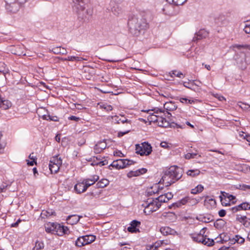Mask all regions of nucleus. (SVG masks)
<instances>
[{"mask_svg": "<svg viewBox=\"0 0 250 250\" xmlns=\"http://www.w3.org/2000/svg\"><path fill=\"white\" fill-rule=\"evenodd\" d=\"M148 24L145 19L140 15H131L128 17L127 27L130 33L138 36L141 32L147 28Z\"/></svg>", "mask_w": 250, "mask_h": 250, "instance_id": "f257e3e1", "label": "nucleus"}, {"mask_svg": "<svg viewBox=\"0 0 250 250\" xmlns=\"http://www.w3.org/2000/svg\"><path fill=\"white\" fill-rule=\"evenodd\" d=\"M182 176V169L177 166H171L165 171L161 180L166 187L171 185Z\"/></svg>", "mask_w": 250, "mask_h": 250, "instance_id": "f03ea898", "label": "nucleus"}, {"mask_svg": "<svg viewBox=\"0 0 250 250\" xmlns=\"http://www.w3.org/2000/svg\"><path fill=\"white\" fill-rule=\"evenodd\" d=\"M142 111L146 112L149 114L148 117V120L151 122H156L158 125L163 127H167L170 124L165 118L161 115L164 113V110L162 108L155 107L152 109L147 110H143Z\"/></svg>", "mask_w": 250, "mask_h": 250, "instance_id": "7ed1b4c3", "label": "nucleus"}, {"mask_svg": "<svg viewBox=\"0 0 250 250\" xmlns=\"http://www.w3.org/2000/svg\"><path fill=\"white\" fill-rule=\"evenodd\" d=\"M230 48L235 52L234 58L238 66L241 69H245L248 64L245 52L247 50L246 47L243 45L235 44L231 45Z\"/></svg>", "mask_w": 250, "mask_h": 250, "instance_id": "20e7f679", "label": "nucleus"}, {"mask_svg": "<svg viewBox=\"0 0 250 250\" xmlns=\"http://www.w3.org/2000/svg\"><path fill=\"white\" fill-rule=\"evenodd\" d=\"M85 5L84 0H73V10L82 19H83L86 17V14H89L88 10L85 11Z\"/></svg>", "mask_w": 250, "mask_h": 250, "instance_id": "39448f33", "label": "nucleus"}, {"mask_svg": "<svg viewBox=\"0 0 250 250\" xmlns=\"http://www.w3.org/2000/svg\"><path fill=\"white\" fill-rule=\"evenodd\" d=\"M143 206L145 208L144 212L145 214L149 215L157 211L161 207V204L155 198L152 200L148 199L145 203L143 204Z\"/></svg>", "mask_w": 250, "mask_h": 250, "instance_id": "423d86ee", "label": "nucleus"}, {"mask_svg": "<svg viewBox=\"0 0 250 250\" xmlns=\"http://www.w3.org/2000/svg\"><path fill=\"white\" fill-rule=\"evenodd\" d=\"M136 152L141 156L149 155L152 152V147L147 142H144L136 145Z\"/></svg>", "mask_w": 250, "mask_h": 250, "instance_id": "0eeeda50", "label": "nucleus"}, {"mask_svg": "<svg viewBox=\"0 0 250 250\" xmlns=\"http://www.w3.org/2000/svg\"><path fill=\"white\" fill-rule=\"evenodd\" d=\"M187 0H166L169 4H167L163 8L164 12L166 15H170L172 14L171 9H173V6L170 3H173L175 5H181L184 4Z\"/></svg>", "mask_w": 250, "mask_h": 250, "instance_id": "6e6552de", "label": "nucleus"}, {"mask_svg": "<svg viewBox=\"0 0 250 250\" xmlns=\"http://www.w3.org/2000/svg\"><path fill=\"white\" fill-rule=\"evenodd\" d=\"M206 229V228H204L200 230L199 233L191 234L190 236L192 240L195 242L204 244V242L205 241V236L204 234Z\"/></svg>", "mask_w": 250, "mask_h": 250, "instance_id": "1a4fd4ad", "label": "nucleus"}, {"mask_svg": "<svg viewBox=\"0 0 250 250\" xmlns=\"http://www.w3.org/2000/svg\"><path fill=\"white\" fill-rule=\"evenodd\" d=\"M55 234L58 236H63L64 234H67L69 233V230L67 227L62 226L60 224L57 223L56 227L55 228Z\"/></svg>", "mask_w": 250, "mask_h": 250, "instance_id": "9d476101", "label": "nucleus"}, {"mask_svg": "<svg viewBox=\"0 0 250 250\" xmlns=\"http://www.w3.org/2000/svg\"><path fill=\"white\" fill-rule=\"evenodd\" d=\"M88 187H89V184L85 185L83 180L82 182L78 183L75 185L74 189L77 193L81 194L85 192Z\"/></svg>", "mask_w": 250, "mask_h": 250, "instance_id": "9b49d317", "label": "nucleus"}, {"mask_svg": "<svg viewBox=\"0 0 250 250\" xmlns=\"http://www.w3.org/2000/svg\"><path fill=\"white\" fill-rule=\"evenodd\" d=\"M208 35V32L204 29H200L198 32L195 34L193 38L192 41L197 42L198 40L206 38Z\"/></svg>", "mask_w": 250, "mask_h": 250, "instance_id": "f8f14e48", "label": "nucleus"}, {"mask_svg": "<svg viewBox=\"0 0 250 250\" xmlns=\"http://www.w3.org/2000/svg\"><path fill=\"white\" fill-rule=\"evenodd\" d=\"M125 159H118L114 161L110 165L109 167H112L117 169H120L125 167Z\"/></svg>", "mask_w": 250, "mask_h": 250, "instance_id": "ddd939ff", "label": "nucleus"}, {"mask_svg": "<svg viewBox=\"0 0 250 250\" xmlns=\"http://www.w3.org/2000/svg\"><path fill=\"white\" fill-rule=\"evenodd\" d=\"M123 0H111V5H112L114 3L115 5H114L111 8V11L114 15L118 16L122 12V9L119 7L118 4L122 2Z\"/></svg>", "mask_w": 250, "mask_h": 250, "instance_id": "4468645a", "label": "nucleus"}, {"mask_svg": "<svg viewBox=\"0 0 250 250\" xmlns=\"http://www.w3.org/2000/svg\"><path fill=\"white\" fill-rule=\"evenodd\" d=\"M147 172V169L145 168H142L135 171H130L127 174V176L128 178H132L133 177H136L140 176L142 174H145Z\"/></svg>", "mask_w": 250, "mask_h": 250, "instance_id": "2eb2a0df", "label": "nucleus"}, {"mask_svg": "<svg viewBox=\"0 0 250 250\" xmlns=\"http://www.w3.org/2000/svg\"><path fill=\"white\" fill-rule=\"evenodd\" d=\"M130 226L127 228V230L130 232H137L139 231V229L137 227L141 225V222L137 220H133L131 223Z\"/></svg>", "mask_w": 250, "mask_h": 250, "instance_id": "dca6fc26", "label": "nucleus"}, {"mask_svg": "<svg viewBox=\"0 0 250 250\" xmlns=\"http://www.w3.org/2000/svg\"><path fill=\"white\" fill-rule=\"evenodd\" d=\"M189 197L188 196L185 197L180 200L173 203L170 207V208H173L174 209L177 208H180L182 206L186 205L188 202Z\"/></svg>", "mask_w": 250, "mask_h": 250, "instance_id": "f3484780", "label": "nucleus"}, {"mask_svg": "<svg viewBox=\"0 0 250 250\" xmlns=\"http://www.w3.org/2000/svg\"><path fill=\"white\" fill-rule=\"evenodd\" d=\"M197 219L204 223H209L213 220V217L209 214H200L197 217Z\"/></svg>", "mask_w": 250, "mask_h": 250, "instance_id": "a211bd4d", "label": "nucleus"}, {"mask_svg": "<svg viewBox=\"0 0 250 250\" xmlns=\"http://www.w3.org/2000/svg\"><path fill=\"white\" fill-rule=\"evenodd\" d=\"M106 147V143L104 141L99 142L94 146V150L96 153H101Z\"/></svg>", "mask_w": 250, "mask_h": 250, "instance_id": "6ab92c4d", "label": "nucleus"}, {"mask_svg": "<svg viewBox=\"0 0 250 250\" xmlns=\"http://www.w3.org/2000/svg\"><path fill=\"white\" fill-rule=\"evenodd\" d=\"M81 217L82 216L76 214L69 215L66 218V221L68 224L73 225L77 224Z\"/></svg>", "mask_w": 250, "mask_h": 250, "instance_id": "aec40b11", "label": "nucleus"}, {"mask_svg": "<svg viewBox=\"0 0 250 250\" xmlns=\"http://www.w3.org/2000/svg\"><path fill=\"white\" fill-rule=\"evenodd\" d=\"M57 223L48 222L45 224V231L47 233H51L55 234V228L56 227Z\"/></svg>", "mask_w": 250, "mask_h": 250, "instance_id": "412c9836", "label": "nucleus"}, {"mask_svg": "<svg viewBox=\"0 0 250 250\" xmlns=\"http://www.w3.org/2000/svg\"><path fill=\"white\" fill-rule=\"evenodd\" d=\"M205 205L207 206L208 208H215L216 205V202L215 199L210 198L208 196H207L204 201Z\"/></svg>", "mask_w": 250, "mask_h": 250, "instance_id": "4be33fe9", "label": "nucleus"}, {"mask_svg": "<svg viewBox=\"0 0 250 250\" xmlns=\"http://www.w3.org/2000/svg\"><path fill=\"white\" fill-rule=\"evenodd\" d=\"M164 107L165 109L167 110V113L168 115H171L170 113H169L168 111H173L177 108V106L175 104L174 102H167L164 104Z\"/></svg>", "mask_w": 250, "mask_h": 250, "instance_id": "5701e85b", "label": "nucleus"}, {"mask_svg": "<svg viewBox=\"0 0 250 250\" xmlns=\"http://www.w3.org/2000/svg\"><path fill=\"white\" fill-rule=\"evenodd\" d=\"M237 221L243 224L245 227H249L250 226V219L246 216H239L236 217Z\"/></svg>", "mask_w": 250, "mask_h": 250, "instance_id": "b1692460", "label": "nucleus"}, {"mask_svg": "<svg viewBox=\"0 0 250 250\" xmlns=\"http://www.w3.org/2000/svg\"><path fill=\"white\" fill-rule=\"evenodd\" d=\"M160 232L164 235H172L176 233V231L174 229H171L169 227H162L161 228Z\"/></svg>", "mask_w": 250, "mask_h": 250, "instance_id": "393cba45", "label": "nucleus"}, {"mask_svg": "<svg viewBox=\"0 0 250 250\" xmlns=\"http://www.w3.org/2000/svg\"><path fill=\"white\" fill-rule=\"evenodd\" d=\"M99 177L98 175H93L89 178L84 179L83 180L85 185L89 184V187L93 185L98 180Z\"/></svg>", "mask_w": 250, "mask_h": 250, "instance_id": "a878e982", "label": "nucleus"}, {"mask_svg": "<svg viewBox=\"0 0 250 250\" xmlns=\"http://www.w3.org/2000/svg\"><path fill=\"white\" fill-rule=\"evenodd\" d=\"M109 182L107 179H102L96 185L97 188H104L108 185Z\"/></svg>", "mask_w": 250, "mask_h": 250, "instance_id": "bb28decb", "label": "nucleus"}, {"mask_svg": "<svg viewBox=\"0 0 250 250\" xmlns=\"http://www.w3.org/2000/svg\"><path fill=\"white\" fill-rule=\"evenodd\" d=\"M61 166L56 165L55 164H51L50 162L49 164V168L52 174L56 173L60 169Z\"/></svg>", "mask_w": 250, "mask_h": 250, "instance_id": "cd10ccee", "label": "nucleus"}, {"mask_svg": "<svg viewBox=\"0 0 250 250\" xmlns=\"http://www.w3.org/2000/svg\"><path fill=\"white\" fill-rule=\"evenodd\" d=\"M84 240L85 245H88L94 242L96 239L95 236L93 235H89L83 236Z\"/></svg>", "mask_w": 250, "mask_h": 250, "instance_id": "c85d7f7f", "label": "nucleus"}, {"mask_svg": "<svg viewBox=\"0 0 250 250\" xmlns=\"http://www.w3.org/2000/svg\"><path fill=\"white\" fill-rule=\"evenodd\" d=\"M229 240L231 244H235L236 242L239 244H242L245 241V239L238 235H236L235 237L232 239H229Z\"/></svg>", "mask_w": 250, "mask_h": 250, "instance_id": "c756f323", "label": "nucleus"}, {"mask_svg": "<svg viewBox=\"0 0 250 250\" xmlns=\"http://www.w3.org/2000/svg\"><path fill=\"white\" fill-rule=\"evenodd\" d=\"M188 82H184V85L189 89H195V85L194 84L193 79H188Z\"/></svg>", "mask_w": 250, "mask_h": 250, "instance_id": "7c9ffc66", "label": "nucleus"}, {"mask_svg": "<svg viewBox=\"0 0 250 250\" xmlns=\"http://www.w3.org/2000/svg\"><path fill=\"white\" fill-rule=\"evenodd\" d=\"M28 0H5V2L7 4V6L11 4L15 5L16 2L19 4H23L26 2Z\"/></svg>", "mask_w": 250, "mask_h": 250, "instance_id": "2f4dec72", "label": "nucleus"}, {"mask_svg": "<svg viewBox=\"0 0 250 250\" xmlns=\"http://www.w3.org/2000/svg\"><path fill=\"white\" fill-rule=\"evenodd\" d=\"M204 189V186L202 185H198L195 188L191 190V193L193 194H196L202 192Z\"/></svg>", "mask_w": 250, "mask_h": 250, "instance_id": "473e14b6", "label": "nucleus"}, {"mask_svg": "<svg viewBox=\"0 0 250 250\" xmlns=\"http://www.w3.org/2000/svg\"><path fill=\"white\" fill-rule=\"evenodd\" d=\"M50 163L55 164L56 165L61 166L62 165V160L58 156H55L51 158L50 161Z\"/></svg>", "mask_w": 250, "mask_h": 250, "instance_id": "72a5a7b5", "label": "nucleus"}, {"mask_svg": "<svg viewBox=\"0 0 250 250\" xmlns=\"http://www.w3.org/2000/svg\"><path fill=\"white\" fill-rule=\"evenodd\" d=\"M200 171L199 169H190L188 170L187 172V174L188 176H190L191 177H195L196 176H198L200 174Z\"/></svg>", "mask_w": 250, "mask_h": 250, "instance_id": "f704fd0d", "label": "nucleus"}, {"mask_svg": "<svg viewBox=\"0 0 250 250\" xmlns=\"http://www.w3.org/2000/svg\"><path fill=\"white\" fill-rule=\"evenodd\" d=\"M169 76L171 77H177L181 78V77H185V76L182 72L177 70H173L171 72H169Z\"/></svg>", "mask_w": 250, "mask_h": 250, "instance_id": "c9c22d12", "label": "nucleus"}, {"mask_svg": "<svg viewBox=\"0 0 250 250\" xmlns=\"http://www.w3.org/2000/svg\"><path fill=\"white\" fill-rule=\"evenodd\" d=\"M75 245L79 247H81L82 246L86 245L84 242L83 237V236H80L77 238V239L75 241Z\"/></svg>", "mask_w": 250, "mask_h": 250, "instance_id": "e433bc0d", "label": "nucleus"}, {"mask_svg": "<svg viewBox=\"0 0 250 250\" xmlns=\"http://www.w3.org/2000/svg\"><path fill=\"white\" fill-rule=\"evenodd\" d=\"M159 189H160V186L158 184H156L155 186L151 188V190H149L148 191V194L149 195H152L155 193H158Z\"/></svg>", "mask_w": 250, "mask_h": 250, "instance_id": "4c0bfd02", "label": "nucleus"}, {"mask_svg": "<svg viewBox=\"0 0 250 250\" xmlns=\"http://www.w3.org/2000/svg\"><path fill=\"white\" fill-rule=\"evenodd\" d=\"M221 193H222L223 196H224V197H225L227 199H228V201L229 202L232 201L233 203V200L235 199V197L234 196L229 194L226 193L225 192H224V191L223 192L222 191Z\"/></svg>", "mask_w": 250, "mask_h": 250, "instance_id": "58836bf2", "label": "nucleus"}, {"mask_svg": "<svg viewBox=\"0 0 250 250\" xmlns=\"http://www.w3.org/2000/svg\"><path fill=\"white\" fill-rule=\"evenodd\" d=\"M238 208H240L241 210H247L250 209V203L244 202L238 205Z\"/></svg>", "mask_w": 250, "mask_h": 250, "instance_id": "ea45409f", "label": "nucleus"}, {"mask_svg": "<svg viewBox=\"0 0 250 250\" xmlns=\"http://www.w3.org/2000/svg\"><path fill=\"white\" fill-rule=\"evenodd\" d=\"M156 200H158L159 203H161L167 202L168 201L167 199L166 198V196L165 194H162L160 195L158 197L155 198Z\"/></svg>", "mask_w": 250, "mask_h": 250, "instance_id": "a19ab883", "label": "nucleus"}, {"mask_svg": "<svg viewBox=\"0 0 250 250\" xmlns=\"http://www.w3.org/2000/svg\"><path fill=\"white\" fill-rule=\"evenodd\" d=\"M205 241L204 242L203 244L204 245H206L208 246H211L214 245V240L213 239L207 238L206 235H205Z\"/></svg>", "mask_w": 250, "mask_h": 250, "instance_id": "79ce46f5", "label": "nucleus"}, {"mask_svg": "<svg viewBox=\"0 0 250 250\" xmlns=\"http://www.w3.org/2000/svg\"><path fill=\"white\" fill-rule=\"evenodd\" d=\"M243 30L246 34H250V21L245 22Z\"/></svg>", "mask_w": 250, "mask_h": 250, "instance_id": "37998d69", "label": "nucleus"}, {"mask_svg": "<svg viewBox=\"0 0 250 250\" xmlns=\"http://www.w3.org/2000/svg\"><path fill=\"white\" fill-rule=\"evenodd\" d=\"M44 248V244L43 242L41 241H37L35 244L34 247V250H42Z\"/></svg>", "mask_w": 250, "mask_h": 250, "instance_id": "c03bdc74", "label": "nucleus"}, {"mask_svg": "<svg viewBox=\"0 0 250 250\" xmlns=\"http://www.w3.org/2000/svg\"><path fill=\"white\" fill-rule=\"evenodd\" d=\"M197 155H198V153L196 152H192V153H188L187 154H185V158L186 159H190L195 158Z\"/></svg>", "mask_w": 250, "mask_h": 250, "instance_id": "a18cd8bd", "label": "nucleus"}, {"mask_svg": "<svg viewBox=\"0 0 250 250\" xmlns=\"http://www.w3.org/2000/svg\"><path fill=\"white\" fill-rule=\"evenodd\" d=\"M220 201L221 202V204L224 206H229L230 205V202L227 200V198L224 197V198L222 196H220Z\"/></svg>", "mask_w": 250, "mask_h": 250, "instance_id": "49530a36", "label": "nucleus"}, {"mask_svg": "<svg viewBox=\"0 0 250 250\" xmlns=\"http://www.w3.org/2000/svg\"><path fill=\"white\" fill-rule=\"evenodd\" d=\"M53 214V212L52 211H49L47 210H42L41 213V216L42 218H44L45 217H47L50 216Z\"/></svg>", "mask_w": 250, "mask_h": 250, "instance_id": "de8ad7c7", "label": "nucleus"}, {"mask_svg": "<svg viewBox=\"0 0 250 250\" xmlns=\"http://www.w3.org/2000/svg\"><path fill=\"white\" fill-rule=\"evenodd\" d=\"M61 46H56L52 47L51 49H50V50L53 52L55 54H61Z\"/></svg>", "mask_w": 250, "mask_h": 250, "instance_id": "09e8293b", "label": "nucleus"}, {"mask_svg": "<svg viewBox=\"0 0 250 250\" xmlns=\"http://www.w3.org/2000/svg\"><path fill=\"white\" fill-rule=\"evenodd\" d=\"M64 61H80L79 58L76 56H68L67 58L63 59Z\"/></svg>", "mask_w": 250, "mask_h": 250, "instance_id": "8fccbe9b", "label": "nucleus"}, {"mask_svg": "<svg viewBox=\"0 0 250 250\" xmlns=\"http://www.w3.org/2000/svg\"><path fill=\"white\" fill-rule=\"evenodd\" d=\"M107 162L106 160L99 161V162H98L97 163H95L94 164V163H92V165H99L100 167L104 166V165H107Z\"/></svg>", "mask_w": 250, "mask_h": 250, "instance_id": "3c124183", "label": "nucleus"}, {"mask_svg": "<svg viewBox=\"0 0 250 250\" xmlns=\"http://www.w3.org/2000/svg\"><path fill=\"white\" fill-rule=\"evenodd\" d=\"M198 201L197 200L195 199H191L189 197V199L187 204H188L189 205H196L198 203Z\"/></svg>", "mask_w": 250, "mask_h": 250, "instance_id": "603ef678", "label": "nucleus"}, {"mask_svg": "<svg viewBox=\"0 0 250 250\" xmlns=\"http://www.w3.org/2000/svg\"><path fill=\"white\" fill-rule=\"evenodd\" d=\"M237 188L246 191L248 189L247 185L245 184H239L238 185Z\"/></svg>", "mask_w": 250, "mask_h": 250, "instance_id": "864d4df0", "label": "nucleus"}, {"mask_svg": "<svg viewBox=\"0 0 250 250\" xmlns=\"http://www.w3.org/2000/svg\"><path fill=\"white\" fill-rule=\"evenodd\" d=\"M194 84L195 85V89L197 87L201 86V82L198 79H193Z\"/></svg>", "mask_w": 250, "mask_h": 250, "instance_id": "5fc2aeb1", "label": "nucleus"}, {"mask_svg": "<svg viewBox=\"0 0 250 250\" xmlns=\"http://www.w3.org/2000/svg\"><path fill=\"white\" fill-rule=\"evenodd\" d=\"M7 185L5 184L0 185V193L5 191Z\"/></svg>", "mask_w": 250, "mask_h": 250, "instance_id": "6e6d98bb", "label": "nucleus"}, {"mask_svg": "<svg viewBox=\"0 0 250 250\" xmlns=\"http://www.w3.org/2000/svg\"><path fill=\"white\" fill-rule=\"evenodd\" d=\"M118 124H119L120 123H122L123 124H124L125 123H129L130 124V121L127 120V119H120L119 120L117 121Z\"/></svg>", "mask_w": 250, "mask_h": 250, "instance_id": "4d7b16f0", "label": "nucleus"}, {"mask_svg": "<svg viewBox=\"0 0 250 250\" xmlns=\"http://www.w3.org/2000/svg\"><path fill=\"white\" fill-rule=\"evenodd\" d=\"M218 214L220 217H224L226 214V211L224 209H221L219 211Z\"/></svg>", "mask_w": 250, "mask_h": 250, "instance_id": "13d9d810", "label": "nucleus"}, {"mask_svg": "<svg viewBox=\"0 0 250 250\" xmlns=\"http://www.w3.org/2000/svg\"><path fill=\"white\" fill-rule=\"evenodd\" d=\"M126 162H125V167H126L128 166H130L132 165H133L135 162L132 160H129L127 159H125Z\"/></svg>", "mask_w": 250, "mask_h": 250, "instance_id": "bf43d9fd", "label": "nucleus"}, {"mask_svg": "<svg viewBox=\"0 0 250 250\" xmlns=\"http://www.w3.org/2000/svg\"><path fill=\"white\" fill-rule=\"evenodd\" d=\"M230 209L233 213L236 212L237 211L239 210H241L240 208H238V206L232 207Z\"/></svg>", "mask_w": 250, "mask_h": 250, "instance_id": "052dcab7", "label": "nucleus"}, {"mask_svg": "<svg viewBox=\"0 0 250 250\" xmlns=\"http://www.w3.org/2000/svg\"><path fill=\"white\" fill-rule=\"evenodd\" d=\"M240 106L241 108L244 109L245 110H247L248 108H250V105L246 104H245L242 103V105H240Z\"/></svg>", "mask_w": 250, "mask_h": 250, "instance_id": "680f3d73", "label": "nucleus"}, {"mask_svg": "<svg viewBox=\"0 0 250 250\" xmlns=\"http://www.w3.org/2000/svg\"><path fill=\"white\" fill-rule=\"evenodd\" d=\"M103 107L106 109L107 111H111L112 110V106L110 105H103Z\"/></svg>", "mask_w": 250, "mask_h": 250, "instance_id": "e2e57ef3", "label": "nucleus"}, {"mask_svg": "<svg viewBox=\"0 0 250 250\" xmlns=\"http://www.w3.org/2000/svg\"><path fill=\"white\" fill-rule=\"evenodd\" d=\"M42 119L46 120H54L49 115H44L42 116ZM55 121V120H54Z\"/></svg>", "mask_w": 250, "mask_h": 250, "instance_id": "0e129e2a", "label": "nucleus"}, {"mask_svg": "<svg viewBox=\"0 0 250 250\" xmlns=\"http://www.w3.org/2000/svg\"><path fill=\"white\" fill-rule=\"evenodd\" d=\"M165 194L166 196V198L168 201H169L173 197V194L171 192H167Z\"/></svg>", "mask_w": 250, "mask_h": 250, "instance_id": "69168bd1", "label": "nucleus"}, {"mask_svg": "<svg viewBox=\"0 0 250 250\" xmlns=\"http://www.w3.org/2000/svg\"><path fill=\"white\" fill-rule=\"evenodd\" d=\"M215 97L217 98H218V99L220 101H222L223 100H225V98L223 96H221V95H219L218 94H216L215 95Z\"/></svg>", "mask_w": 250, "mask_h": 250, "instance_id": "338daca9", "label": "nucleus"}, {"mask_svg": "<svg viewBox=\"0 0 250 250\" xmlns=\"http://www.w3.org/2000/svg\"><path fill=\"white\" fill-rule=\"evenodd\" d=\"M68 119L70 120L78 121L79 120L80 118L79 117H77L75 116H70Z\"/></svg>", "mask_w": 250, "mask_h": 250, "instance_id": "774afa93", "label": "nucleus"}]
</instances>
